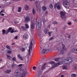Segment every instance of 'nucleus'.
I'll return each mask as SVG.
<instances>
[{
	"mask_svg": "<svg viewBox=\"0 0 77 77\" xmlns=\"http://www.w3.org/2000/svg\"><path fill=\"white\" fill-rule=\"evenodd\" d=\"M23 68H19V70L20 71H23Z\"/></svg>",
	"mask_w": 77,
	"mask_h": 77,
	"instance_id": "42",
	"label": "nucleus"
},
{
	"mask_svg": "<svg viewBox=\"0 0 77 77\" xmlns=\"http://www.w3.org/2000/svg\"><path fill=\"white\" fill-rule=\"evenodd\" d=\"M53 39V37H51V38H49V41H50L51 40H52Z\"/></svg>",
	"mask_w": 77,
	"mask_h": 77,
	"instance_id": "46",
	"label": "nucleus"
},
{
	"mask_svg": "<svg viewBox=\"0 0 77 77\" xmlns=\"http://www.w3.org/2000/svg\"><path fill=\"white\" fill-rule=\"evenodd\" d=\"M72 52L74 53L77 54V49L76 48H74L72 49Z\"/></svg>",
	"mask_w": 77,
	"mask_h": 77,
	"instance_id": "17",
	"label": "nucleus"
},
{
	"mask_svg": "<svg viewBox=\"0 0 77 77\" xmlns=\"http://www.w3.org/2000/svg\"><path fill=\"white\" fill-rule=\"evenodd\" d=\"M66 27H67V26L66 25H65L63 27V30H65L66 29Z\"/></svg>",
	"mask_w": 77,
	"mask_h": 77,
	"instance_id": "44",
	"label": "nucleus"
},
{
	"mask_svg": "<svg viewBox=\"0 0 77 77\" xmlns=\"http://www.w3.org/2000/svg\"><path fill=\"white\" fill-rule=\"evenodd\" d=\"M28 37H29V35L27 34H25L23 35V38L24 39H27Z\"/></svg>",
	"mask_w": 77,
	"mask_h": 77,
	"instance_id": "14",
	"label": "nucleus"
},
{
	"mask_svg": "<svg viewBox=\"0 0 77 77\" xmlns=\"http://www.w3.org/2000/svg\"><path fill=\"white\" fill-rule=\"evenodd\" d=\"M47 65L46 63H45L42 66L41 68V70L42 71H44L45 69V65Z\"/></svg>",
	"mask_w": 77,
	"mask_h": 77,
	"instance_id": "12",
	"label": "nucleus"
},
{
	"mask_svg": "<svg viewBox=\"0 0 77 77\" xmlns=\"http://www.w3.org/2000/svg\"><path fill=\"white\" fill-rule=\"evenodd\" d=\"M73 68L74 70H77V64L74 65Z\"/></svg>",
	"mask_w": 77,
	"mask_h": 77,
	"instance_id": "19",
	"label": "nucleus"
},
{
	"mask_svg": "<svg viewBox=\"0 0 77 77\" xmlns=\"http://www.w3.org/2000/svg\"><path fill=\"white\" fill-rule=\"evenodd\" d=\"M13 61H16L17 60L16 59V58L15 57H13Z\"/></svg>",
	"mask_w": 77,
	"mask_h": 77,
	"instance_id": "43",
	"label": "nucleus"
},
{
	"mask_svg": "<svg viewBox=\"0 0 77 77\" xmlns=\"http://www.w3.org/2000/svg\"><path fill=\"white\" fill-rule=\"evenodd\" d=\"M60 58H56L54 60L55 61H56V62H57V61H59V60L60 59Z\"/></svg>",
	"mask_w": 77,
	"mask_h": 77,
	"instance_id": "28",
	"label": "nucleus"
},
{
	"mask_svg": "<svg viewBox=\"0 0 77 77\" xmlns=\"http://www.w3.org/2000/svg\"><path fill=\"white\" fill-rule=\"evenodd\" d=\"M6 48L7 49H9V50H11V47H10L8 45H7L6 46Z\"/></svg>",
	"mask_w": 77,
	"mask_h": 77,
	"instance_id": "29",
	"label": "nucleus"
},
{
	"mask_svg": "<svg viewBox=\"0 0 77 77\" xmlns=\"http://www.w3.org/2000/svg\"><path fill=\"white\" fill-rule=\"evenodd\" d=\"M2 34L3 35L5 34V33H6V30L5 29H3L2 30Z\"/></svg>",
	"mask_w": 77,
	"mask_h": 77,
	"instance_id": "23",
	"label": "nucleus"
},
{
	"mask_svg": "<svg viewBox=\"0 0 77 77\" xmlns=\"http://www.w3.org/2000/svg\"><path fill=\"white\" fill-rule=\"evenodd\" d=\"M36 6H37L36 9H37V11H39V10H40L41 8L40 7H38L37 6V5Z\"/></svg>",
	"mask_w": 77,
	"mask_h": 77,
	"instance_id": "40",
	"label": "nucleus"
},
{
	"mask_svg": "<svg viewBox=\"0 0 77 77\" xmlns=\"http://www.w3.org/2000/svg\"><path fill=\"white\" fill-rule=\"evenodd\" d=\"M1 16H4L5 15V14H2L1 15Z\"/></svg>",
	"mask_w": 77,
	"mask_h": 77,
	"instance_id": "52",
	"label": "nucleus"
},
{
	"mask_svg": "<svg viewBox=\"0 0 77 77\" xmlns=\"http://www.w3.org/2000/svg\"><path fill=\"white\" fill-rule=\"evenodd\" d=\"M11 66L12 68H14V66H15V64L13 63L11 65Z\"/></svg>",
	"mask_w": 77,
	"mask_h": 77,
	"instance_id": "39",
	"label": "nucleus"
},
{
	"mask_svg": "<svg viewBox=\"0 0 77 77\" xmlns=\"http://www.w3.org/2000/svg\"><path fill=\"white\" fill-rule=\"evenodd\" d=\"M13 30H14V29H13Z\"/></svg>",
	"mask_w": 77,
	"mask_h": 77,
	"instance_id": "62",
	"label": "nucleus"
},
{
	"mask_svg": "<svg viewBox=\"0 0 77 77\" xmlns=\"http://www.w3.org/2000/svg\"><path fill=\"white\" fill-rule=\"evenodd\" d=\"M32 13L33 15H35V14H36V11L34 8H33L32 9Z\"/></svg>",
	"mask_w": 77,
	"mask_h": 77,
	"instance_id": "26",
	"label": "nucleus"
},
{
	"mask_svg": "<svg viewBox=\"0 0 77 77\" xmlns=\"http://www.w3.org/2000/svg\"><path fill=\"white\" fill-rule=\"evenodd\" d=\"M53 24H57V23L56 21H55L53 23Z\"/></svg>",
	"mask_w": 77,
	"mask_h": 77,
	"instance_id": "41",
	"label": "nucleus"
},
{
	"mask_svg": "<svg viewBox=\"0 0 77 77\" xmlns=\"http://www.w3.org/2000/svg\"><path fill=\"white\" fill-rule=\"evenodd\" d=\"M17 57H18V58L20 59V60H24L23 58L20 57V54H18Z\"/></svg>",
	"mask_w": 77,
	"mask_h": 77,
	"instance_id": "16",
	"label": "nucleus"
},
{
	"mask_svg": "<svg viewBox=\"0 0 77 77\" xmlns=\"http://www.w3.org/2000/svg\"><path fill=\"white\" fill-rule=\"evenodd\" d=\"M66 60L69 61L68 64H70V63L72 62V59L70 57H68L66 58V60L65 59L63 60L62 63L63 64V65H65V62H66Z\"/></svg>",
	"mask_w": 77,
	"mask_h": 77,
	"instance_id": "1",
	"label": "nucleus"
},
{
	"mask_svg": "<svg viewBox=\"0 0 77 77\" xmlns=\"http://www.w3.org/2000/svg\"><path fill=\"white\" fill-rule=\"evenodd\" d=\"M41 77H44V76H42Z\"/></svg>",
	"mask_w": 77,
	"mask_h": 77,
	"instance_id": "61",
	"label": "nucleus"
},
{
	"mask_svg": "<svg viewBox=\"0 0 77 77\" xmlns=\"http://www.w3.org/2000/svg\"><path fill=\"white\" fill-rule=\"evenodd\" d=\"M44 32L45 34H48V30L46 29H44Z\"/></svg>",
	"mask_w": 77,
	"mask_h": 77,
	"instance_id": "21",
	"label": "nucleus"
},
{
	"mask_svg": "<svg viewBox=\"0 0 77 77\" xmlns=\"http://www.w3.org/2000/svg\"><path fill=\"white\" fill-rule=\"evenodd\" d=\"M18 32V31L16 30H14V31L13 30H12L11 32H10L11 33H14V32Z\"/></svg>",
	"mask_w": 77,
	"mask_h": 77,
	"instance_id": "30",
	"label": "nucleus"
},
{
	"mask_svg": "<svg viewBox=\"0 0 77 77\" xmlns=\"http://www.w3.org/2000/svg\"><path fill=\"white\" fill-rule=\"evenodd\" d=\"M33 39H32L31 41L30 45L31 49H32V47H33V44L34 43V42L33 41Z\"/></svg>",
	"mask_w": 77,
	"mask_h": 77,
	"instance_id": "15",
	"label": "nucleus"
},
{
	"mask_svg": "<svg viewBox=\"0 0 77 77\" xmlns=\"http://www.w3.org/2000/svg\"><path fill=\"white\" fill-rule=\"evenodd\" d=\"M12 29V27H10L8 28V29L6 30V35H8V32H10Z\"/></svg>",
	"mask_w": 77,
	"mask_h": 77,
	"instance_id": "11",
	"label": "nucleus"
},
{
	"mask_svg": "<svg viewBox=\"0 0 77 77\" xmlns=\"http://www.w3.org/2000/svg\"><path fill=\"white\" fill-rule=\"evenodd\" d=\"M49 8H51V9H52L53 8V5L51 4L49 5Z\"/></svg>",
	"mask_w": 77,
	"mask_h": 77,
	"instance_id": "36",
	"label": "nucleus"
},
{
	"mask_svg": "<svg viewBox=\"0 0 77 77\" xmlns=\"http://www.w3.org/2000/svg\"><path fill=\"white\" fill-rule=\"evenodd\" d=\"M60 14L62 18L63 19V18H65V13L61 11L60 12Z\"/></svg>",
	"mask_w": 77,
	"mask_h": 77,
	"instance_id": "5",
	"label": "nucleus"
},
{
	"mask_svg": "<svg viewBox=\"0 0 77 77\" xmlns=\"http://www.w3.org/2000/svg\"><path fill=\"white\" fill-rule=\"evenodd\" d=\"M2 62V60L0 59V62Z\"/></svg>",
	"mask_w": 77,
	"mask_h": 77,
	"instance_id": "60",
	"label": "nucleus"
},
{
	"mask_svg": "<svg viewBox=\"0 0 77 77\" xmlns=\"http://www.w3.org/2000/svg\"><path fill=\"white\" fill-rule=\"evenodd\" d=\"M3 12H4V10H2L1 11H0V13H2Z\"/></svg>",
	"mask_w": 77,
	"mask_h": 77,
	"instance_id": "49",
	"label": "nucleus"
},
{
	"mask_svg": "<svg viewBox=\"0 0 77 77\" xmlns=\"http://www.w3.org/2000/svg\"><path fill=\"white\" fill-rule=\"evenodd\" d=\"M26 29H29V25L27 24V23L25 24Z\"/></svg>",
	"mask_w": 77,
	"mask_h": 77,
	"instance_id": "33",
	"label": "nucleus"
},
{
	"mask_svg": "<svg viewBox=\"0 0 77 77\" xmlns=\"http://www.w3.org/2000/svg\"><path fill=\"white\" fill-rule=\"evenodd\" d=\"M63 69H67V66H63Z\"/></svg>",
	"mask_w": 77,
	"mask_h": 77,
	"instance_id": "25",
	"label": "nucleus"
},
{
	"mask_svg": "<svg viewBox=\"0 0 77 77\" xmlns=\"http://www.w3.org/2000/svg\"><path fill=\"white\" fill-rule=\"evenodd\" d=\"M63 5L66 8H68L69 7V3L67 1H64L63 3Z\"/></svg>",
	"mask_w": 77,
	"mask_h": 77,
	"instance_id": "2",
	"label": "nucleus"
},
{
	"mask_svg": "<svg viewBox=\"0 0 77 77\" xmlns=\"http://www.w3.org/2000/svg\"><path fill=\"white\" fill-rule=\"evenodd\" d=\"M46 8L45 7H43L42 8V10L44 11H45L46 10Z\"/></svg>",
	"mask_w": 77,
	"mask_h": 77,
	"instance_id": "34",
	"label": "nucleus"
},
{
	"mask_svg": "<svg viewBox=\"0 0 77 77\" xmlns=\"http://www.w3.org/2000/svg\"><path fill=\"white\" fill-rule=\"evenodd\" d=\"M31 29H33L35 28V23H33L32 21H31Z\"/></svg>",
	"mask_w": 77,
	"mask_h": 77,
	"instance_id": "9",
	"label": "nucleus"
},
{
	"mask_svg": "<svg viewBox=\"0 0 77 77\" xmlns=\"http://www.w3.org/2000/svg\"><path fill=\"white\" fill-rule=\"evenodd\" d=\"M45 13L46 14H48V13L47 12V11H46Z\"/></svg>",
	"mask_w": 77,
	"mask_h": 77,
	"instance_id": "58",
	"label": "nucleus"
},
{
	"mask_svg": "<svg viewBox=\"0 0 77 77\" xmlns=\"http://www.w3.org/2000/svg\"><path fill=\"white\" fill-rule=\"evenodd\" d=\"M31 48V47H29V56H30V49Z\"/></svg>",
	"mask_w": 77,
	"mask_h": 77,
	"instance_id": "32",
	"label": "nucleus"
},
{
	"mask_svg": "<svg viewBox=\"0 0 77 77\" xmlns=\"http://www.w3.org/2000/svg\"><path fill=\"white\" fill-rule=\"evenodd\" d=\"M77 75L75 74H72L71 75L72 77H75Z\"/></svg>",
	"mask_w": 77,
	"mask_h": 77,
	"instance_id": "31",
	"label": "nucleus"
},
{
	"mask_svg": "<svg viewBox=\"0 0 77 77\" xmlns=\"http://www.w3.org/2000/svg\"><path fill=\"white\" fill-rule=\"evenodd\" d=\"M14 74V75L16 77H18L19 76V72H18V69L15 71Z\"/></svg>",
	"mask_w": 77,
	"mask_h": 77,
	"instance_id": "8",
	"label": "nucleus"
},
{
	"mask_svg": "<svg viewBox=\"0 0 77 77\" xmlns=\"http://www.w3.org/2000/svg\"><path fill=\"white\" fill-rule=\"evenodd\" d=\"M62 47H63V51H62L61 52V53L63 54L64 53V51L65 50V45L63 44H62Z\"/></svg>",
	"mask_w": 77,
	"mask_h": 77,
	"instance_id": "13",
	"label": "nucleus"
},
{
	"mask_svg": "<svg viewBox=\"0 0 77 77\" xmlns=\"http://www.w3.org/2000/svg\"><path fill=\"white\" fill-rule=\"evenodd\" d=\"M21 8L19 7L18 9V12H20V11H21Z\"/></svg>",
	"mask_w": 77,
	"mask_h": 77,
	"instance_id": "37",
	"label": "nucleus"
},
{
	"mask_svg": "<svg viewBox=\"0 0 77 77\" xmlns=\"http://www.w3.org/2000/svg\"><path fill=\"white\" fill-rule=\"evenodd\" d=\"M24 8L26 11L29 10V6L27 5H25Z\"/></svg>",
	"mask_w": 77,
	"mask_h": 77,
	"instance_id": "20",
	"label": "nucleus"
},
{
	"mask_svg": "<svg viewBox=\"0 0 77 77\" xmlns=\"http://www.w3.org/2000/svg\"><path fill=\"white\" fill-rule=\"evenodd\" d=\"M61 77H64V75H62L61 76Z\"/></svg>",
	"mask_w": 77,
	"mask_h": 77,
	"instance_id": "54",
	"label": "nucleus"
},
{
	"mask_svg": "<svg viewBox=\"0 0 77 77\" xmlns=\"http://www.w3.org/2000/svg\"><path fill=\"white\" fill-rule=\"evenodd\" d=\"M50 63L51 65H54V66H53L51 67L52 69H53L57 66H58V65H59V63H55V62L54 61H51L50 62Z\"/></svg>",
	"mask_w": 77,
	"mask_h": 77,
	"instance_id": "3",
	"label": "nucleus"
},
{
	"mask_svg": "<svg viewBox=\"0 0 77 77\" xmlns=\"http://www.w3.org/2000/svg\"><path fill=\"white\" fill-rule=\"evenodd\" d=\"M33 70H34V71H35L36 69V67L35 66H34L33 67Z\"/></svg>",
	"mask_w": 77,
	"mask_h": 77,
	"instance_id": "45",
	"label": "nucleus"
},
{
	"mask_svg": "<svg viewBox=\"0 0 77 77\" xmlns=\"http://www.w3.org/2000/svg\"><path fill=\"white\" fill-rule=\"evenodd\" d=\"M75 21H76V22L77 21V20L76 19H75Z\"/></svg>",
	"mask_w": 77,
	"mask_h": 77,
	"instance_id": "57",
	"label": "nucleus"
},
{
	"mask_svg": "<svg viewBox=\"0 0 77 77\" xmlns=\"http://www.w3.org/2000/svg\"><path fill=\"white\" fill-rule=\"evenodd\" d=\"M57 9H58L59 10L61 8L59 4H55L54 5V8H56Z\"/></svg>",
	"mask_w": 77,
	"mask_h": 77,
	"instance_id": "7",
	"label": "nucleus"
},
{
	"mask_svg": "<svg viewBox=\"0 0 77 77\" xmlns=\"http://www.w3.org/2000/svg\"><path fill=\"white\" fill-rule=\"evenodd\" d=\"M36 29L37 30H40L41 27V23L40 22H38V25H37V22H36Z\"/></svg>",
	"mask_w": 77,
	"mask_h": 77,
	"instance_id": "4",
	"label": "nucleus"
},
{
	"mask_svg": "<svg viewBox=\"0 0 77 77\" xmlns=\"http://www.w3.org/2000/svg\"><path fill=\"white\" fill-rule=\"evenodd\" d=\"M4 20H5V19H3V20H2V22H3V21H4Z\"/></svg>",
	"mask_w": 77,
	"mask_h": 77,
	"instance_id": "59",
	"label": "nucleus"
},
{
	"mask_svg": "<svg viewBox=\"0 0 77 77\" xmlns=\"http://www.w3.org/2000/svg\"><path fill=\"white\" fill-rule=\"evenodd\" d=\"M69 25H71V22H70L69 23H67Z\"/></svg>",
	"mask_w": 77,
	"mask_h": 77,
	"instance_id": "50",
	"label": "nucleus"
},
{
	"mask_svg": "<svg viewBox=\"0 0 77 77\" xmlns=\"http://www.w3.org/2000/svg\"><path fill=\"white\" fill-rule=\"evenodd\" d=\"M11 52H12V51H11V50H8L7 51V53L8 54H11Z\"/></svg>",
	"mask_w": 77,
	"mask_h": 77,
	"instance_id": "38",
	"label": "nucleus"
},
{
	"mask_svg": "<svg viewBox=\"0 0 77 77\" xmlns=\"http://www.w3.org/2000/svg\"><path fill=\"white\" fill-rule=\"evenodd\" d=\"M52 33V32H48V34H49V36H51V34Z\"/></svg>",
	"mask_w": 77,
	"mask_h": 77,
	"instance_id": "48",
	"label": "nucleus"
},
{
	"mask_svg": "<svg viewBox=\"0 0 77 77\" xmlns=\"http://www.w3.org/2000/svg\"><path fill=\"white\" fill-rule=\"evenodd\" d=\"M14 39H18V37L17 36H16L14 37Z\"/></svg>",
	"mask_w": 77,
	"mask_h": 77,
	"instance_id": "51",
	"label": "nucleus"
},
{
	"mask_svg": "<svg viewBox=\"0 0 77 77\" xmlns=\"http://www.w3.org/2000/svg\"><path fill=\"white\" fill-rule=\"evenodd\" d=\"M49 51V50L48 49H43L41 53L42 54H44L45 53H47V52H48Z\"/></svg>",
	"mask_w": 77,
	"mask_h": 77,
	"instance_id": "10",
	"label": "nucleus"
},
{
	"mask_svg": "<svg viewBox=\"0 0 77 77\" xmlns=\"http://www.w3.org/2000/svg\"><path fill=\"white\" fill-rule=\"evenodd\" d=\"M38 1H36L35 2V3H38Z\"/></svg>",
	"mask_w": 77,
	"mask_h": 77,
	"instance_id": "55",
	"label": "nucleus"
},
{
	"mask_svg": "<svg viewBox=\"0 0 77 77\" xmlns=\"http://www.w3.org/2000/svg\"><path fill=\"white\" fill-rule=\"evenodd\" d=\"M40 48H41V47H40Z\"/></svg>",
	"mask_w": 77,
	"mask_h": 77,
	"instance_id": "64",
	"label": "nucleus"
},
{
	"mask_svg": "<svg viewBox=\"0 0 77 77\" xmlns=\"http://www.w3.org/2000/svg\"><path fill=\"white\" fill-rule=\"evenodd\" d=\"M1 15V13H0V15Z\"/></svg>",
	"mask_w": 77,
	"mask_h": 77,
	"instance_id": "63",
	"label": "nucleus"
},
{
	"mask_svg": "<svg viewBox=\"0 0 77 77\" xmlns=\"http://www.w3.org/2000/svg\"><path fill=\"white\" fill-rule=\"evenodd\" d=\"M22 65H22V64H20L18 66V67H21V66H22Z\"/></svg>",
	"mask_w": 77,
	"mask_h": 77,
	"instance_id": "47",
	"label": "nucleus"
},
{
	"mask_svg": "<svg viewBox=\"0 0 77 77\" xmlns=\"http://www.w3.org/2000/svg\"><path fill=\"white\" fill-rule=\"evenodd\" d=\"M27 74V72H23L22 74L21 77H26V75Z\"/></svg>",
	"mask_w": 77,
	"mask_h": 77,
	"instance_id": "18",
	"label": "nucleus"
},
{
	"mask_svg": "<svg viewBox=\"0 0 77 77\" xmlns=\"http://www.w3.org/2000/svg\"><path fill=\"white\" fill-rule=\"evenodd\" d=\"M30 18L29 16H27L24 20V22H25V23H28V22L30 21Z\"/></svg>",
	"mask_w": 77,
	"mask_h": 77,
	"instance_id": "6",
	"label": "nucleus"
},
{
	"mask_svg": "<svg viewBox=\"0 0 77 77\" xmlns=\"http://www.w3.org/2000/svg\"><path fill=\"white\" fill-rule=\"evenodd\" d=\"M11 72V70H7L5 72L6 73H7L8 74H9Z\"/></svg>",
	"mask_w": 77,
	"mask_h": 77,
	"instance_id": "22",
	"label": "nucleus"
},
{
	"mask_svg": "<svg viewBox=\"0 0 77 77\" xmlns=\"http://www.w3.org/2000/svg\"><path fill=\"white\" fill-rule=\"evenodd\" d=\"M11 45H15V43H13V44H12Z\"/></svg>",
	"mask_w": 77,
	"mask_h": 77,
	"instance_id": "53",
	"label": "nucleus"
},
{
	"mask_svg": "<svg viewBox=\"0 0 77 77\" xmlns=\"http://www.w3.org/2000/svg\"><path fill=\"white\" fill-rule=\"evenodd\" d=\"M26 49L24 48H21V50L22 51H25V50Z\"/></svg>",
	"mask_w": 77,
	"mask_h": 77,
	"instance_id": "27",
	"label": "nucleus"
},
{
	"mask_svg": "<svg viewBox=\"0 0 77 77\" xmlns=\"http://www.w3.org/2000/svg\"><path fill=\"white\" fill-rule=\"evenodd\" d=\"M7 57L8 59H10L11 58V57L8 55V54L7 55Z\"/></svg>",
	"mask_w": 77,
	"mask_h": 77,
	"instance_id": "35",
	"label": "nucleus"
},
{
	"mask_svg": "<svg viewBox=\"0 0 77 77\" xmlns=\"http://www.w3.org/2000/svg\"><path fill=\"white\" fill-rule=\"evenodd\" d=\"M21 28L22 30H23V31H25V30H26V27H24V26H21Z\"/></svg>",
	"mask_w": 77,
	"mask_h": 77,
	"instance_id": "24",
	"label": "nucleus"
},
{
	"mask_svg": "<svg viewBox=\"0 0 77 77\" xmlns=\"http://www.w3.org/2000/svg\"><path fill=\"white\" fill-rule=\"evenodd\" d=\"M70 37H71V36H70V35H69L68 38H70Z\"/></svg>",
	"mask_w": 77,
	"mask_h": 77,
	"instance_id": "56",
	"label": "nucleus"
}]
</instances>
